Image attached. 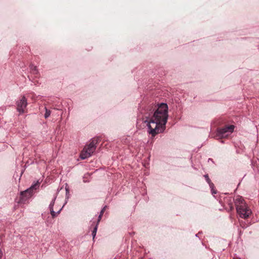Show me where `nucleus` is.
<instances>
[{
	"mask_svg": "<svg viewBox=\"0 0 259 259\" xmlns=\"http://www.w3.org/2000/svg\"><path fill=\"white\" fill-rule=\"evenodd\" d=\"M167 110V104L161 103L157 107L150 105L141 110L142 120L148 129V133L152 137L164 131L168 118Z\"/></svg>",
	"mask_w": 259,
	"mask_h": 259,
	"instance_id": "nucleus-1",
	"label": "nucleus"
},
{
	"mask_svg": "<svg viewBox=\"0 0 259 259\" xmlns=\"http://www.w3.org/2000/svg\"><path fill=\"white\" fill-rule=\"evenodd\" d=\"M236 208L240 217L243 219H246L251 213V210L248 208L243 198L237 196L234 199Z\"/></svg>",
	"mask_w": 259,
	"mask_h": 259,
	"instance_id": "nucleus-2",
	"label": "nucleus"
},
{
	"mask_svg": "<svg viewBox=\"0 0 259 259\" xmlns=\"http://www.w3.org/2000/svg\"><path fill=\"white\" fill-rule=\"evenodd\" d=\"M39 185V183L38 181H37L36 183L32 184L30 187L21 192L20 193V199L18 202L19 203H25L26 201L31 197L33 191L38 188Z\"/></svg>",
	"mask_w": 259,
	"mask_h": 259,
	"instance_id": "nucleus-3",
	"label": "nucleus"
},
{
	"mask_svg": "<svg viewBox=\"0 0 259 259\" xmlns=\"http://www.w3.org/2000/svg\"><path fill=\"white\" fill-rule=\"evenodd\" d=\"M97 141L92 140L89 145H86L80 154V158L85 159L91 157L96 149Z\"/></svg>",
	"mask_w": 259,
	"mask_h": 259,
	"instance_id": "nucleus-4",
	"label": "nucleus"
},
{
	"mask_svg": "<svg viewBox=\"0 0 259 259\" xmlns=\"http://www.w3.org/2000/svg\"><path fill=\"white\" fill-rule=\"evenodd\" d=\"M235 126L233 125L226 126L217 130L216 136L219 138H226L234 131Z\"/></svg>",
	"mask_w": 259,
	"mask_h": 259,
	"instance_id": "nucleus-5",
	"label": "nucleus"
},
{
	"mask_svg": "<svg viewBox=\"0 0 259 259\" xmlns=\"http://www.w3.org/2000/svg\"><path fill=\"white\" fill-rule=\"evenodd\" d=\"M17 110L20 113L24 112V109L27 105V100L24 96H23L21 99L18 100L16 102Z\"/></svg>",
	"mask_w": 259,
	"mask_h": 259,
	"instance_id": "nucleus-6",
	"label": "nucleus"
},
{
	"mask_svg": "<svg viewBox=\"0 0 259 259\" xmlns=\"http://www.w3.org/2000/svg\"><path fill=\"white\" fill-rule=\"evenodd\" d=\"M56 198V196H55L49 205V209L50 210L51 215L52 216L53 218L55 217L57 214H59L64 206H63L62 208H60L57 212H55V211H54L53 206L55 204Z\"/></svg>",
	"mask_w": 259,
	"mask_h": 259,
	"instance_id": "nucleus-7",
	"label": "nucleus"
},
{
	"mask_svg": "<svg viewBox=\"0 0 259 259\" xmlns=\"http://www.w3.org/2000/svg\"><path fill=\"white\" fill-rule=\"evenodd\" d=\"M31 72L34 74H37L38 70L36 66L31 64L29 66Z\"/></svg>",
	"mask_w": 259,
	"mask_h": 259,
	"instance_id": "nucleus-8",
	"label": "nucleus"
},
{
	"mask_svg": "<svg viewBox=\"0 0 259 259\" xmlns=\"http://www.w3.org/2000/svg\"><path fill=\"white\" fill-rule=\"evenodd\" d=\"M98 223L96 224V225H95V227L94 228L93 231H92V235L93 236V239H94L96 235V233H97V229H98Z\"/></svg>",
	"mask_w": 259,
	"mask_h": 259,
	"instance_id": "nucleus-9",
	"label": "nucleus"
},
{
	"mask_svg": "<svg viewBox=\"0 0 259 259\" xmlns=\"http://www.w3.org/2000/svg\"><path fill=\"white\" fill-rule=\"evenodd\" d=\"M209 185V187L211 189V193L212 194H216L217 193V192L216 191L214 190V184L211 182H210L209 183H208Z\"/></svg>",
	"mask_w": 259,
	"mask_h": 259,
	"instance_id": "nucleus-10",
	"label": "nucleus"
},
{
	"mask_svg": "<svg viewBox=\"0 0 259 259\" xmlns=\"http://www.w3.org/2000/svg\"><path fill=\"white\" fill-rule=\"evenodd\" d=\"M45 113L44 115L45 118H48L51 115V112L50 110H48L46 107H45Z\"/></svg>",
	"mask_w": 259,
	"mask_h": 259,
	"instance_id": "nucleus-11",
	"label": "nucleus"
},
{
	"mask_svg": "<svg viewBox=\"0 0 259 259\" xmlns=\"http://www.w3.org/2000/svg\"><path fill=\"white\" fill-rule=\"evenodd\" d=\"M204 177L205 178L206 182L208 183V184L210 182H211V181H210V179L209 178L208 176L207 175H204Z\"/></svg>",
	"mask_w": 259,
	"mask_h": 259,
	"instance_id": "nucleus-12",
	"label": "nucleus"
},
{
	"mask_svg": "<svg viewBox=\"0 0 259 259\" xmlns=\"http://www.w3.org/2000/svg\"><path fill=\"white\" fill-rule=\"evenodd\" d=\"M106 206H105L101 210V212H100V214H102V215L103 214L105 209H106Z\"/></svg>",
	"mask_w": 259,
	"mask_h": 259,
	"instance_id": "nucleus-13",
	"label": "nucleus"
},
{
	"mask_svg": "<svg viewBox=\"0 0 259 259\" xmlns=\"http://www.w3.org/2000/svg\"><path fill=\"white\" fill-rule=\"evenodd\" d=\"M229 210L231 211L233 209V206L232 205V204H229Z\"/></svg>",
	"mask_w": 259,
	"mask_h": 259,
	"instance_id": "nucleus-14",
	"label": "nucleus"
},
{
	"mask_svg": "<svg viewBox=\"0 0 259 259\" xmlns=\"http://www.w3.org/2000/svg\"><path fill=\"white\" fill-rule=\"evenodd\" d=\"M103 215H102V214H99V216L98 217V222L97 223H98V224H99V222L100 221L101 219V218L102 217Z\"/></svg>",
	"mask_w": 259,
	"mask_h": 259,
	"instance_id": "nucleus-15",
	"label": "nucleus"
},
{
	"mask_svg": "<svg viewBox=\"0 0 259 259\" xmlns=\"http://www.w3.org/2000/svg\"><path fill=\"white\" fill-rule=\"evenodd\" d=\"M1 258H2V250L0 249V259H1Z\"/></svg>",
	"mask_w": 259,
	"mask_h": 259,
	"instance_id": "nucleus-16",
	"label": "nucleus"
},
{
	"mask_svg": "<svg viewBox=\"0 0 259 259\" xmlns=\"http://www.w3.org/2000/svg\"><path fill=\"white\" fill-rule=\"evenodd\" d=\"M209 160L212 161V160L211 159H210V158H209L208 161H209Z\"/></svg>",
	"mask_w": 259,
	"mask_h": 259,
	"instance_id": "nucleus-17",
	"label": "nucleus"
}]
</instances>
